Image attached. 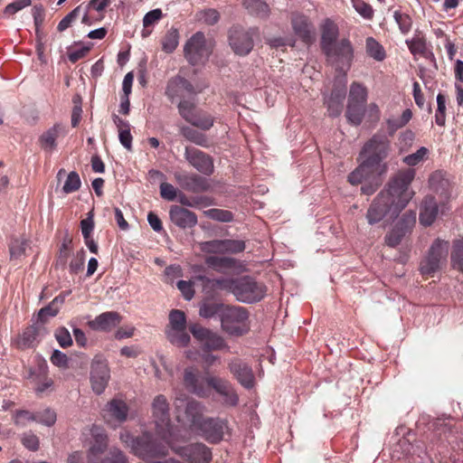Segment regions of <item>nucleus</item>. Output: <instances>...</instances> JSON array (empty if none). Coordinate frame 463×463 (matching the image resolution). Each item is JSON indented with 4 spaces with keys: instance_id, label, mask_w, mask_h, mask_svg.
<instances>
[{
    "instance_id": "obj_1",
    "label": "nucleus",
    "mask_w": 463,
    "mask_h": 463,
    "mask_svg": "<svg viewBox=\"0 0 463 463\" xmlns=\"http://www.w3.org/2000/svg\"><path fill=\"white\" fill-rule=\"evenodd\" d=\"M414 177L415 170L409 168L398 172L390 179L385 189L378 194L367 210L369 224L378 223L388 214L391 218L399 215L414 195V192L410 189Z\"/></svg>"
},
{
    "instance_id": "obj_2",
    "label": "nucleus",
    "mask_w": 463,
    "mask_h": 463,
    "mask_svg": "<svg viewBox=\"0 0 463 463\" xmlns=\"http://www.w3.org/2000/svg\"><path fill=\"white\" fill-rule=\"evenodd\" d=\"M390 141L384 134L373 135L363 146L361 164L351 173L354 182L359 181L362 175L375 172H387V164L383 160L388 156Z\"/></svg>"
},
{
    "instance_id": "obj_3",
    "label": "nucleus",
    "mask_w": 463,
    "mask_h": 463,
    "mask_svg": "<svg viewBox=\"0 0 463 463\" xmlns=\"http://www.w3.org/2000/svg\"><path fill=\"white\" fill-rule=\"evenodd\" d=\"M220 321L222 331L232 336H241L250 328L249 312L240 306H226Z\"/></svg>"
},
{
    "instance_id": "obj_4",
    "label": "nucleus",
    "mask_w": 463,
    "mask_h": 463,
    "mask_svg": "<svg viewBox=\"0 0 463 463\" xmlns=\"http://www.w3.org/2000/svg\"><path fill=\"white\" fill-rule=\"evenodd\" d=\"M323 52L326 61L335 69L338 74L346 75L354 60V48L348 39L340 40Z\"/></svg>"
},
{
    "instance_id": "obj_5",
    "label": "nucleus",
    "mask_w": 463,
    "mask_h": 463,
    "mask_svg": "<svg viewBox=\"0 0 463 463\" xmlns=\"http://www.w3.org/2000/svg\"><path fill=\"white\" fill-rule=\"evenodd\" d=\"M267 287L250 276H242L236 279L233 296L242 303L253 304L264 298Z\"/></svg>"
},
{
    "instance_id": "obj_6",
    "label": "nucleus",
    "mask_w": 463,
    "mask_h": 463,
    "mask_svg": "<svg viewBox=\"0 0 463 463\" xmlns=\"http://www.w3.org/2000/svg\"><path fill=\"white\" fill-rule=\"evenodd\" d=\"M175 408L177 420L187 424L192 432L204 419L203 416L204 406L194 399L185 396L177 397L175 401Z\"/></svg>"
},
{
    "instance_id": "obj_7",
    "label": "nucleus",
    "mask_w": 463,
    "mask_h": 463,
    "mask_svg": "<svg viewBox=\"0 0 463 463\" xmlns=\"http://www.w3.org/2000/svg\"><path fill=\"white\" fill-rule=\"evenodd\" d=\"M152 414L156 434L165 443L170 445L172 424L169 413V403L163 394L156 395L152 402Z\"/></svg>"
},
{
    "instance_id": "obj_8",
    "label": "nucleus",
    "mask_w": 463,
    "mask_h": 463,
    "mask_svg": "<svg viewBox=\"0 0 463 463\" xmlns=\"http://www.w3.org/2000/svg\"><path fill=\"white\" fill-rule=\"evenodd\" d=\"M449 244L446 241L437 239L431 244L427 256L420 261V271L422 275L432 277L446 262Z\"/></svg>"
},
{
    "instance_id": "obj_9",
    "label": "nucleus",
    "mask_w": 463,
    "mask_h": 463,
    "mask_svg": "<svg viewBox=\"0 0 463 463\" xmlns=\"http://www.w3.org/2000/svg\"><path fill=\"white\" fill-rule=\"evenodd\" d=\"M258 35V27L244 28L236 25L229 31V43L236 54L245 56L252 50L253 38Z\"/></svg>"
},
{
    "instance_id": "obj_10",
    "label": "nucleus",
    "mask_w": 463,
    "mask_h": 463,
    "mask_svg": "<svg viewBox=\"0 0 463 463\" xmlns=\"http://www.w3.org/2000/svg\"><path fill=\"white\" fill-rule=\"evenodd\" d=\"M184 57L192 65L203 63L211 54V48L207 45L205 35L202 32L193 34L184 44Z\"/></svg>"
},
{
    "instance_id": "obj_11",
    "label": "nucleus",
    "mask_w": 463,
    "mask_h": 463,
    "mask_svg": "<svg viewBox=\"0 0 463 463\" xmlns=\"http://www.w3.org/2000/svg\"><path fill=\"white\" fill-rule=\"evenodd\" d=\"M171 449L187 463H210L213 459L211 449L202 442L186 446H171Z\"/></svg>"
},
{
    "instance_id": "obj_12",
    "label": "nucleus",
    "mask_w": 463,
    "mask_h": 463,
    "mask_svg": "<svg viewBox=\"0 0 463 463\" xmlns=\"http://www.w3.org/2000/svg\"><path fill=\"white\" fill-rule=\"evenodd\" d=\"M227 429V422L219 418H204L193 432L210 443H219Z\"/></svg>"
},
{
    "instance_id": "obj_13",
    "label": "nucleus",
    "mask_w": 463,
    "mask_h": 463,
    "mask_svg": "<svg viewBox=\"0 0 463 463\" xmlns=\"http://www.w3.org/2000/svg\"><path fill=\"white\" fill-rule=\"evenodd\" d=\"M128 411L129 408L124 401L112 399L105 405L102 415L104 420L109 426L116 429L127 420Z\"/></svg>"
},
{
    "instance_id": "obj_14",
    "label": "nucleus",
    "mask_w": 463,
    "mask_h": 463,
    "mask_svg": "<svg viewBox=\"0 0 463 463\" xmlns=\"http://www.w3.org/2000/svg\"><path fill=\"white\" fill-rule=\"evenodd\" d=\"M109 379L110 372L107 362L102 359H94L90 369V383L93 392L98 395L103 393Z\"/></svg>"
},
{
    "instance_id": "obj_15",
    "label": "nucleus",
    "mask_w": 463,
    "mask_h": 463,
    "mask_svg": "<svg viewBox=\"0 0 463 463\" xmlns=\"http://www.w3.org/2000/svg\"><path fill=\"white\" fill-rule=\"evenodd\" d=\"M184 158L198 172L210 175L213 173V162L206 153L193 146H186Z\"/></svg>"
},
{
    "instance_id": "obj_16",
    "label": "nucleus",
    "mask_w": 463,
    "mask_h": 463,
    "mask_svg": "<svg viewBox=\"0 0 463 463\" xmlns=\"http://www.w3.org/2000/svg\"><path fill=\"white\" fill-rule=\"evenodd\" d=\"M184 383L185 388L192 393L201 398L210 395V389L205 377L201 376L194 367H188L184 372Z\"/></svg>"
},
{
    "instance_id": "obj_17",
    "label": "nucleus",
    "mask_w": 463,
    "mask_h": 463,
    "mask_svg": "<svg viewBox=\"0 0 463 463\" xmlns=\"http://www.w3.org/2000/svg\"><path fill=\"white\" fill-rule=\"evenodd\" d=\"M228 367L235 379L246 389H251L255 383V377L251 367L240 358L232 359Z\"/></svg>"
},
{
    "instance_id": "obj_18",
    "label": "nucleus",
    "mask_w": 463,
    "mask_h": 463,
    "mask_svg": "<svg viewBox=\"0 0 463 463\" xmlns=\"http://www.w3.org/2000/svg\"><path fill=\"white\" fill-rule=\"evenodd\" d=\"M194 94H195V90L192 83L181 76H175L167 82L165 95L171 101Z\"/></svg>"
},
{
    "instance_id": "obj_19",
    "label": "nucleus",
    "mask_w": 463,
    "mask_h": 463,
    "mask_svg": "<svg viewBox=\"0 0 463 463\" xmlns=\"http://www.w3.org/2000/svg\"><path fill=\"white\" fill-rule=\"evenodd\" d=\"M416 216L414 213H405L395 227L385 236V242L390 247H396L407 232L414 225Z\"/></svg>"
},
{
    "instance_id": "obj_20",
    "label": "nucleus",
    "mask_w": 463,
    "mask_h": 463,
    "mask_svg": "<svg viewBox=\"0 0 463 463\" xmlns=\"http://www.w3.org/2000/svg\"><path fill=\"white\" fill-rule=\"evenodd\" d=\"M175 178L178 184L188 192L202 193L210 188L208 181L195 174H175Z\"/></svg>"
},
{
    "instance_id": "obj_21",
    "label": "nucleus",
    "mask_w": 463,
    "mask_h": 463,
    "mask_svg": "<svg viewBox=\"0 0 463 463\" xmlns=\"http://www.w3.org/2000/svg\"><path fill=\"white\" fill-rule=\"evenodd\" d=\"M169 217L171 222L181 229L193 228L197 224L196 214L178 205L171 206Z\"/></svg>"
},
{
    "instance_id": "obj_22",
    "label": "nucleus",
    "mask_w": 463,
    "mask_h": 463,
    "mask_svg": "<svg viewBox=\"0 0 463 463\" xmlns=\"http://www.w3.org/2000/svg\"><path fill=\"white\" fill-rule=\"evenodd\" d=\"M386 172H373L368 173L367 175H362L360 178L358 177L359 181L354 182L353 179H351V173L348 175V182L353 184L356 185L359 184H362L361 186V192L364 194L371 195L373 193L376 192V190L380 187L382 184V178L381 176L384 175Z\"/></svg>"
},
{
    "instance_id": "obj_23",
    "label": "nucleus",
    "mask_w": 463,
    "mask_h": 463,
    "mask_svg": "<svg viewBox=\"0 0 463 463\" xmlns=\"http://www.w3.org/2000/svg\"><path fill=\"white\" fill-rule=\"evenodd\" d=\"M120 323V316L114 311L104 312L89 321V326L93 330L110 331Z\"/></svg>"
},
{
    "instance_id": "obj_24",
    "label": "nucleus",
    "mask_w": 463,
    "mask_h": 463,
    "mask_svg": "<svg viewBox=\"0 0 463 463\" xmlns=\"http://www.w3.org/2000/svg\"><path fill=\"white\" fill-rule=\"evenodd\" d=\"M66 130L63 125L60 123L54 124L52 128L43 132L39 137L41 147L45 151H53L56 146V139L61 135H65Z\"/></svg>"
},
{
    "instance_id": "obj_25",
    "label": "nucleus",
    "mask_w": 463,
    "mask_h": 463,
    "mask_svg": "<svg viewBox=\"0 0 463 463\" xmlns=\"http://www.w3.org/2000/svg\"><path fill=\"white\" fill-rule=\"evenodd\" d=\"M439 213L438 203L433 196H426L420 212V222L424 226L431 225Z\"/></svg>"
},
{
    "instance_id": "obj_26",
    "label": "nucleus",
    "mask_w": 463,
    "mask_h": 463,
    "mask_svg": "<svg viewBox=\"0 0 463 463\" xmlns=\"http://www.w3.org/2000/svg\"><path fill=\"white\" fill-rule=\"evenodd\" d=\"M338 26L330 19H326L321 28L320 46L322 52L337 43Z\"/></svg>"
},
{
    "instance_id": "obj_27",
    "label": "nucleus",
    "mask_w": 463,
    "mask_h": 463,
    "mask_svg": "<svg viewBox=\"0 0 463 463\" xmlns=\"http://www.w3.org/2000/svg\"><path fill=\"white\" fill-rule=\"evenodd\" d=\"M291 24L294 33L304 42H307L311 38V24L307 16L302 14H293L291 17Z\"/></svg>"
},
{
    "instance_id": "obj_28",
    "label": "nucleus",
    "mask_w": 463,
    "mask_h": 463,
    "mask_svg": "<svg viewBox=\"0 0 463 463\" xmlns=\"http://www.w3.org/2000/svg\"><path fill=\"white\" fill-rule=\"evenodd\" d=\"M430 187L441 195H449L451 187L449 179L446 176V173L442 171H435L429 178Z\"/></svg>"
},
{
    "instance_id": "obj_29",
    "label": "nucleus",
    "mask_w": 463,
    "mask_h": 463,
    "mask_svg": "<svg viewBox=\"0 0 463 463\" xmlns=\"http://www.w3.org/2000/svg\"><path fill=\"white\" fill-rule=\"evenodd\" d=\"M247 12L260 19H268L270 14L269 5L264 0H243Z\"/></svg>"
},
{
    "instance_id": "obj_30",
    "label": "nucleus",
    "mask_w": 463,
    "mask_h": 463,
    "mask_svg": "<svg viewBox=\"0 0 463 463\" xmlns=\"http://www.w3.org/2000/svg\"><path fill=\"white\" fill-rule=\"evenodd\" d=\"M205 264L217 272H226L236 268V260L231 257L207 256Z\"/></svg>"
},
{
    "instance_id": "obj_31",
    "label": "nucleus",
    "mask_w": 463,
    "mask_h": 463,
    "mask_svg": "<svg viewBox=\"0 0 463 463\" xmlns=\"http://www.w3.org/2000/svg\"><path fill=\"white\" fill-rule=\"evenodd\" d=\"M188 123L202 130H209L213 126L214 118L209 113L197 109Z\"/></svg>"
},
{
    "instance_id": "obj_32",
    "label": "nucleus",
    "mask_w": 463,
    "mask_h": 463,
    "mask_svg": "<svg viewBox=\"0 0 463 463\" xmlns=\"http://www.w3.org/2000/svg\"><path fill=\"white\" fill-rule=\"evenodd\" d=\"M181 134L186 140H188L197 146H200L203 147L209 146V141H208L207 137L203 133H202L196 129H194L190 127H183L181 128Z\"/></svg>"
},
{
    "instance_id": "obj_33",
    "label": "nucleus",
    "mask_w": 463,
    "mask_h": 463,
    "mask_svg": "<svg viewBox=\"0 0 463 463\" xmlns=\"http://www.w3.org/2000/svg\"><path fill=\"white\" fill-rule=\"evenodd\" d=\"M412 118V112L410 109H405L399 118H391L386 120L387 130L390 136H392L398 129L403 128Z\"/></svg>"
},
{
    "instance_id": "obj_34",
    "label": "nucleus",
    "mask_w": 463,
    "mask_h": 463,
    "mask_svg": "<svg viewBox=\"0 0 463 463\" xmlns=\"http://www.w3.org/2000/svg\"><path fill=\"white\" fill-rule=\"evenodd\" d=\"M229 349L224 338L219 334L211 331L205 341L203 343V350L210 352L213 350Z\"/></svg>"
},
{
    "instance_id": "obj_35",
    "label": "nucleus",
    "mask_w": 463,
    "mask_h": 463,
    "mask_svg": "<svg viewBox=\"0 0 463 463\" xmlns=\"http://www.w3.org/2000/svg\"><path fill=\"white\" fill-rule=\"evenodd\" d=\"M365 105L356 103H347L346 118L348 122L354 126H359L364 118Z\"/></svg>"
},
{
    "instance_id": "obj_36",
    "label": "nucleus",
    "mask_w": 463,
    "mask_h": 463,
    "mask_svg": "<svg viewBox=\"0 0 463 463\" xmlns=\"http://www.w3.org/2000/svg\"><path fill=\"white\" fill-rule=\"evenodd\" d=\"M367 89L360 82H353L350 86L348 102L365 105Z\"/></svg>"
},
{
    "instance_id": "obj_37",
    "label": "nucleus",
    "mask_w": 463,
    "mask_h": 463,
    "mask_svg": "<svg viewBox=\"0 0 463 463\" xmlns=\"http://www.w3.org/2000/svg\"><path fill=\"white\" fill-rule=\"evenodd\" d=\"M225 305L216 302H203L200 306L199 315L203 318H212L218 316L221 319V314L225 308Z\"/></svg>"
},
{
    "instance_id": "obj_38",
    "label": "nucleus",
    "mask_w": 463,
    "mask_h": 463,
    "mask_svg": "<svg viewBox=\"0 0 463 463\" xmlns=\"http://www.w3.org/2000/svg\"><path fill=\"white\" fill-rule=\"evenodd\" d=\"M38 331L34 326L26 327L17 339L19 348L25 349L34 345L37 341Z\"/></svg>"
},
{
    "instance_id": "obj_39",
    "label": "nucleus",
    "mask_w": 463,
    "mask_h": 463,
    "mask_svg": "<svg viewBox=\"0 0 463 463\" xmlns=\"http://www.w3.org/2000/svg\"><path fill=\"white\" fill-rule=\"evenodd\" d=\"M165 333L167 339L176 346L184 347L190 342V335L186 332V327L178 330H166Z\"/></svg>"
},
{
    "instance_id": "obj_40",
    "label": "nucleus",
    "mask_w": 463,
    "mask_h": 463,
    "mask_svg": "<svg viewBox=\"0 0 463 463\" xmlns=\"http://www.w3.org/2000/svg\"><path fill=\"white\" fill-rule=\"evenodd\" d=\"M366 52L375 61H382L385 59V51L383 47L373 37L366 39Z\"/></svg>"
},
{
    "instance_id": "obj_41",
    "label": "nucleus",
    "mask_w": 463,
    "mask_h": 463,
    "mask_svg": "<svg viewBox=\"0 0 463 463\" xmlns=\"http://www.w3.org/2000/svg\"><path fill=\"white\" fill-rule=\"evenodd\" d=\"M450 259L452 267L463 273V238L453 242Z\"/></svg>"
},
{
    "instance_id": "obj_42",
    "label": "nucleus",
    "mask_w": 463,
    "mask_h": 463,
    "mask_svg": "<svg viewBox=\"0 0 463 463\" xmlns=\"http://www.w3.org/2000/svg\"><path fill=\"white\" fill-rule=\"evenodd\" d=\"M179 43V33L176 29L171 28L167 31L162 40V50L166 53H172Z\"/></svg>"
},
{
    "instance_id": "obj_43",
    "label": "nucleus",
    "mask_w": 463,
    "mask_h": 463,
    "mask_svg": "<svg viewBox=\"0 0 463 463\" xmlns=\"http://www.w3.org/2000/svg\"><path fill=\"white\" fill-rule=\"evenodd\" d=\"M28 241L24 238H13L9 244V252L11 260H16L23 257L25 253Z\"/></svg>"
},
{
    "instance_id": "obj_44",
    "label": "nucleus",
    "mask_w": 463,
    "mask_h": 463,
    "mask_svg": "<svg viewBox=\"0 0 463 463\" xmlns=\"http://www.w3.org/2000/svg\"><path fill=\"white\" fill-rule=\"evenodd\" d=\"M186 327V318L183 311L173 309L169 314V326L166 330H178Z\"/></svg>"
},
{
    "instance_id": "obj_45",
    "label": "nucleus",
    "mask_w": 463,
    "mask_h": 463,
    "mask_svg": "<svg viewBox=\"0 0 463 463\" xmlns=\"http://www.w3.org/2000/svg\"><path fill=\"white\" fill-rule=\"evenodd\" d=\"M406 44L413 55H422L425 56L427 52V44L426 41L420 36H414L410 40H406Z\"/></svg>"
},
{
    "instance_id": "obj_46",
    "label": "nucleus",
    "mask_w": 463,
    "mask_h": 463,
    "mask_svg": "<svg viewBox=\"0 0 463 463\" xmlns=\"http://www.w3.org/2000/svg\"><path fill=\"white\" fill-rule=\"evenodd\" d=\"M335 88L331 92L329 98H334L335 99L344 100L346 93V75L338 74L335 80Z\"/></svg>"
},
{
    "instance_id": "obj_47",
    "label": "nucleus",
    "mask_w": 463,
    "mask_h": 463,
    "mask_svg": "<svg viewBox=\"0 0 463 463\" xmlns=\"http://www.w3.org/2000/svg\"><path fill=\"white\" fill-rule=\"evenodd\" d=\"M204 214L214 221L230 222L233 220V214L228 210L213 208L204 212Z\"/></svg>"
},
{
    "instance_id": "obj_48",
    "label": "nucleus",
    "mask_w": 463,
    "mask_h": 463,
    "mask_svg": "<svg viewBox=\"0 0 463 463\" xmlns=\"http://www.w3.org/2000/svg\"><path fill=\"white\" fill-rule=\"evenodd\" d=\"M393 18L402 34H407L411 31L412 26V20L409 14L400 11H395L393 14Z\"/></svg>"
},
{
    "instance_id": "obj_49",
    "label": "nucleus",
    "mask_w": 463,
    "mask_h": 463,
    "mask_svg": "<svg viewBox=\"0 0 463 463\" xmlns=\"http://www.w3.org/2000/svg\"><path fill=\"white\" fill-rule=\"evenodd\" d=\"M81 5L75 7L71 12H70L66 16H64L57 25V30L59 32H64L68 29L71 24L77 20V18L80 14Z\"/></svg>"
},
{
    "instance_id": "obj_50",
    "label": "nucleus",
    "mask_w": 463,
    "mask_h": 463,
    "mask_svg": "<svg viewBox=\"0 0 463 463\" xmlns=\"http://www.w3.org/2000/svg\"><path fill=\"white\" fill-rule=\"evenodd\" d=\"M80 175L72 171L67 175V179L63 184L62 191L65 194H71L80 189Z\"/></svg>"
},
{
    "instance_id": "obj_51",
    "label": "nucleus",
    "mask_w": 463,
    "mask_h": 463,
    "mask_svg": "<svg viewBox=\"0 0 463 463\" xmlns=\"http://www.w3.org/2000/svg\"><path fill=\"white\" fill-rule=\"evenodd\" d=\"M178 110L181 117L187 122L191 120L194 113L196 112L195 104L191 100H180L178 103Z\"/></svg>"
},
{
    "instance_id": "obj_52",
    "label": "nucleus",
    "mask_w": 463,
    "mask_h": 463,
    "mask_svg": "<svg viewBox=\"0 0 463 463\" xmlns=\"http://www.w3.org/2000/svg\"><path fill=\"white\" fill-rule=\"evenodd\" d=\"M209 282L211 283L212 287L214 288H218L221 290H225L231 293H234V288L236 284V279H227V278H222V279H209Z\"/></svg>"
},
{
    "instance_id": "obj_53",
    "label": "nucleus",
    "mask_w": 463,
    "mask_h": 463,
    "mask_svg": "<svg viewBox=\"0 0 463 463\" xmlns=\"http://www.w3.org/2000/svg\"><path fill=\"white\" fill-rule=\"evenodd\" d=\"M56 412L50 408L38 411L37 422L44 426L52 427L56 422Z\"/></svg>"
},
{
    "instance_id": "obj_54",
    "label": "nucleus",
    "mask_w": 463,
    "mask_h": 463,
    "mask_svg": "<svg viewBox=\"0 0 463 463\" xmlns=\"http://www.w3.org/2000/svg\"><path fill=\"white\" fill-rule=\"evenodd\" d=\"M355 11L364 18L371 20L373 16L372 6L364 0H351Z\"/></svg>"
},
{
    "instance_id": "obj_55",
    "label": "nucleus",
    "mask_w": 463,
    "mask_h": 463,
    "mask_svg": "<svg viewBox=\"0 0 463 463\" xmlns=\"http://www.w3.org/2000/svg\"><path fill=\"white\" fill-rule=\"evenodd\" d=\"M99 463H128V460L119 449L111 448L106 458Z\"/></svg>"
},
{
    "instance_id": "obj_56",
    "label": "nucleus",
    "mask_w": 463,
    "mask_h": 463,
    "mask_svg": "<svg viewBox=\"0 0 463 463\" xmlns=\"http://www.w3.org/2000/svg\"><path fill=\"white\" fill-rule=\"evenodd\" d=\"M428 153L429 150L426 147L421 146L415 153L406 156L403 158V162L410 166L417 165L426 157Z\"/></svg>"
},
{
    "instance_id": "obj_57",
    "label": "nucleus",
    "mask_w": 463,
    "mask_h": 463,
    "mask_svg": "<svg viewBox=\"0 0 463 463\" xmlns=\"http://www.w3.org/2000/svg\"><path fill=\"white\" fill-rule=\"evenodd\" d=\"M205 381L208 388H213L219 394L225 391V388L230 384L227 380L217 376H205Z\"/></svg>"
},
{
    "instance_id": "obj_58",
    "label": "nucleus",
    "mask_w": 463,
    "mask_h": 463,
    "mask_svg": "<svg viewBox=\"0 0 463 463\" xmlns=\"http://www.w3.org/2000/svg\"><path fill=\"white\" fill-rule=\"evenodd\" d=\"M205 381L208 388H213L219 394L225 391V388L230 384L227 380L217 376H205Z\"/></svg>"
},
{
    "instance_id": "obj_59",
    "label": "nucleus",
    "mask_w": 463,
    "mask_h": 463,
    "mask_svg": "<svg viewBox=\"0 0 463 463\" xmlns=\"http://www.w3.org/2000/svg\"><path fill=\"white\" fill-rule=\"evenodd\" d=\"M106 449H107V447H106L105 443H103V444L92 443V445L90 446V448L88 451V454H87L88 463H99V459L100 456L105 452Z\"/></svg>"
},
{
    "instance_id": "obj_60",
    "label": "nucleus",
    "mask_w": 463,
    "mask_h": 463,
    "mask_svg": "<svg viewBox=\"0 0 463 463\" xmlns=\"http://www.w3.org/2000/svg\"><path fill=\"white\" fill-rule=\"evenodd\" d=\"M246 248L245 242L241 240H224V254L225 253H240Z\"/></svg>"
},
{
    "instance_id": "obj_61",
    "label": "nucleus",
    "mask_w": 463,
    "mask_h": 463,
    "mask_svg": "<svg viewBox=\"0 0 463 463\" xmlns=\"http://www.w3.org/2000/svg\"><path fill=\"white\" fill-rule=\"evenodd\" d=\"M21 441L22 444L29 450L36 451L39 449V439L32 431L23 433Z\"/></svg>"
},
{
    "instance_id": "obj_62",
    "label": "nucleus",
    "mask_w": 463,
    "mask_h": 463,
    "mask_svg": "<svg viewBox=\"0 0 463 463\" xmlns=\"http://www.w3.org/2000/svg\"><path fill=\"white\" fill-rule=\"evenodd\" d=\"M203 250L208 253L224 254V240H213L203 244Z\"/></svg>"
},
{
    "instance_id": "obj_63",
    "label": "nucleus",
    "mask_w": 463,
    "mask_h": 463,
    "mask_svg": "<svg viewBox=\"0 0 463 463\" xmlns=\"http://www.w3.org/2000/svg\"><path fill=\"white\" fill-rule=\"evenodd\" d=\"M55 338L61 347L65 348L72 345V338L69 330L65 327H59L55 331Z\"/></svg>"
},
{
    "instance_id": "obj_64",
    "label": "nucleus",
    "mask_w": 463,
    "mask_h": 463,
    "mask_svg": "<svg viewBox=\"0 0 463 463\" xmlns=\"http://www.w3.org/2000/svg\"><path fill=\"white\" fill-rule=\"evenodd\" d=\"M85 262V252L83 250H80L77 252L75 258L71 261L69 265L70 272L72 274H77L80 270L83 269Z\"/></svg>"
}]
</instances>
